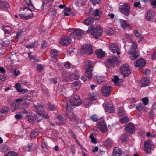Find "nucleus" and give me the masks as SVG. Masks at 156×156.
<instances>
[{
  "label": "nucleus",
  "mask_w": 156,
  "mask_h": 156,
  "mask_svg": "<svg viewBox=\"0 0 156 156\" xmlns=\"http://www.w3.org/2000/svg\"><path fill=\"white\" fill-rule=\"evenodd\" d=\"M64 15L65 16H73L75 15V10H65Z\"/></svg>",
  "instance_id": "7c9ffc66"
},
{
  "label": "nucleus",
  "mask_w": 156,
  "mask_h": 156,
  "mask_svg": "<svg viewBox=\"0 0 156 156\" xmlns=\"http://www.w3.org/2000/svg\"><path fill=\"white\" fill-rule=\"evenodd\" d=\"M22 99L23 100L27 101H30L31 98L30 96L28 95H24L22 97Z\"/></svg>",
  "instance_id": "052dcab7"
},
{
  "label": "nucleus",
  "mask_w": 156,
  "mask_h": 156,
  "mask_svg": "<svg viewBox=\"0 0 156 156\" xmlns=\"http://www.w3.org/2000/svg\"><path fill=\"white\" fill-rule=\"evenodd\" d=\"M103 144L105 147H111L112 145V142L110 139H108L103 141Z\"/></svg>",
  "instance_id": "f704fd0d"
},
{
  "label": "nucleus",
  "mask_w": 156,
  "mask_h": 156,
  "mask_svg": "<svg viewBox=\"0 0 156 156\" xmlns=\"http://www.w3.org/2000/svg\"><path fill=\"white\" fill-rule=\"evenodd\" d=\"M36 117H35V120H37V122H40L41 121L42 119V117L41 114L36 113Z\"/></svg>",
  "instance_id": "3c124183"
},
{
  "label": "nucleus",
  "mask_w": 156,
  "mask_h": 156,
  "mask_svg": "<svg viewBox=\"0 0 156 156\" xmlns=\"http://www.w3.org/2000/svg\"><path fill=\"white\" fill-rule=\"evenodd\" d=\"M71 41V39L69 36L63 37L60 39L59 43V44L62 46H68Z\"/></svg>",
  "instance_id": "0eeeda50"
},
{
  "label": "nucleus",
  "mask_w": 156,
  "mask_h": 156,
  "mask_svg": "<svg viewBox=\"0 0 156 156\" xmlns=\"http://www.w3.org/2000/svg\"><path fill=\"white\" fill-rule=\"evenodd\" d=\"M35 116V115L32 112H30L26 114L25 116V119L29 122H35L36 121L34 119V117Z\"/></svg>",
  "instance_id": "f8f14e48"
},
{
  "label": "nucleus",
  "mask_w": 156,
  "mask_h": 156,
  "mask_svg": "<svg viewBox=\"0 0 156 156\" xmlns=\"http://www.w3.org/2000/svg\"><path fill=\"white\" fill-rule=\"evenodd\" d=\"M85 74L86 77H87L89 80H90L92 77L93 69L85 70Z\"/></svg>",
  "instance_id": "cd10ccee"
},
{
  "label": "nucleus",
  "mask_w": 156,
  "mask_h": 156,
  "mask_svg": "<svg viewBox=\"0 0 156 156\" xmlns=\"http://www.w3.org/2000/svg\"><path fill=\"white\" fill-rule=\"evenodd\" d=\"M85 62L84 69L85 70L93 69L94 66L92 61L88 60L85 61Z\"/></svg>",
  "instance_id": "f3484780"
},
{
  "label": "nucleus",
  "mask_w": 156,
  "mask_h": 156,
  "mask_svg": "<svg viewBox=\"0 0 156 156\" xmlns=\"http://www.w3.org/2000/svg\"><path fill=\"white\" fill-rule=\"evenodd\" d=\"M39 135V133L37 130H33L30 133V136L31 138H35Z\"/></svg>",
  "instance_id": "e433bc0d"
},
{
  "label": "nucleus",
  "mask_w": 156,
  "mask_h": 156,
  "mask_svg": "<svg viewBox=\"0 0 156 156\" xmlns=\"http://www.w3.org/2000/svg\"><path fill=\"white\" fill-rule=\"evenodd\" d=\"M71 105L73 106H78L82 103V100L79 96L75 95L71 97L69 100Z\"/></svg>",
  "instance_id": "f03ea898"
},
{
  "label": "nucleus",
  "mask_w": 156,
  "mask_h": 156,
  "mask_svg": "<svg viewBox=\"0 0 156 156\" xmlns=\"http://www.w3.org/2000/svg\"><path fill=\"white\" fill-rule=\"evenodd\" d=\"M152 10H148L147 12V15L146 17V19L148 21H151L153 18V16L152 13Z\"/></svg>",
  "instance_id": "58836bf2"
},
{
  "label": "nucleus",
  "mask_w": 156,
  "mask_h": 156,
  "mask_svg": "<svg viewBox=\"0 0 156 156\" xmlns=\"http://www.w3.org/2000/svg\"><path fill=\"white\" fill-rule=\"evenodd\" d=\"M42 117L45 119H49V117L48 113L45 112H44L41 114Z\"/></svg>",
  "instance_id": "e2e57ef3"
},
{
  "label": "nucleus",
  "mask_w": 156,
  "mask_h": 156,
  "mask_svg": "<svg viewBox=\"0 0 156 156\" xmlns=\"http://www.w3.org/2000/svg\"><path fill=\"white\" fill-rule=\"evenodd\" d=\"M34 108L37 112V113L41 114L44 112V106L42 105L37 106L35 105H34Z\"/></svg>",
  "instance_id": "6ab92c4d"
},
{
  "label": "nucleus",
  "mask_w": 156,
  "mask_h": 156,
  "mask_svg": "<svg viewBox=\"0 0 156 156\" xmlns=\"http://www.w3.org/2000/svg\"><path fill=\"white\" fill-rule=\"evenodd\" d=\"M58 55V52L55 49H52L51 51V55L52 58H54L56 59L57 58V56Z\"/></svg>",
  "instance_id": "2f4dec72"
},
{
  "label": "nucleus",
  "mask_w": 156,
  "mask_h": 156,
  "mask_svg": "<svg viewBox=\"0 0 156 156\" xmlns=\"http://www.w3.org/2000/svg\"><path fill=\"white\" fill-rule=\"evenodd\" d=\"M19 16L21 19L25 20H28L34 17L32 13L28 15L26 14H19Z\"/></svg>",
  "instance_id": "aec40b11"
},
{
  "label": "nucleus",
  "mask_w": 156,
  "mask_h": 156,
  "mask_svg": "<svg viewBox=\"0 0 156 156\" xmlns=\"http://www.w3.org/2000/svg\"><path fill=\"white\" fill-rule=\"evenodd\" d=\"M97 127L102 132L105 133L107 130L106 124L104 120H101L97 124Z\"/></svg>",
  "instance_id": "9d476101"
},
{
  "label": "nucleus",
  "mask_w": 156,
  "mask_h": 156,
  "mask_svg": "<svg viewBox=\"0 0 156 156\" xmlns=\"http://www.w3.org/2000/svg\"><path fill=\"white\" fill-rule=\"evenodd\" d=\"M5 34H9L12 31L11 27L9 26H3L2 28Z\"/></svg>",
  "instance_id": "ea45409f"
},
{
  "label": "nucleus",
  "mask_w": 156,
  "mask_h": 156,
  "mask_svg": "<svg viewBox=\"0 0 156 156\" xmlns=\"http://www.w3.org/2000/svg\"><path fill=\"white\" fill-rule=\"evenodd\" d=\"M94 19L92 17H89L87 18L83 21V23L86 25L89 26L92 25L94 23Z\"/></svg>",
  "instance_id": "412c9836"
},
{
  "label": "nucleus",
  "mask_w": 156,
  "mask_h": 156,
  "mask_svg": "<svg viewBox=\"0 0 156 156\" xmlns=\"http://www.w3.org/2000/svg\"><path fill=\"white\" fill-rule=\"evenodd\" d=\"M8 146L5 145H4L0 146V150L1 151L6 152L8 151Z\"/></svg>",
  "instance_id": "49530a36"
},
{
  "label": "nucleus",
  "mask_w": 156,
  "mask_h": 156,
  "mask_svg": "<svg viewBox=\"0 0 156 156\" xmlns=\"http://www.w3.org/2000/svg\"><path fill=\"white\" fill-rule=\"evenodd\" d=\"M122 153V152L120 149L115 147L113 149L112 156H120Z\"/></svg>",
  "instance_id": "a878e982"
},
{
  "label": "nucleus",
  "mask_w": 156,
  "mask_h": 156,
  "mask_svg": "<svg viewBox=\"0 0 156 156\" xmlns=\"http://www.w3.org/2000/svg\"><path fill=\"white\" fill-rule=\"evenodd\" d=\"M89 138L91 139V142L94 144H96L97 143V141L95 138L94 136L93 133L91 134L89 136Z\"/></svg>",
  "instance_id": "5fc2aeb1"
},
{
  "label": "nucleus",
  "mask_w": 156,
  "mask_h": 156,
  "mask_svg": "<svg viewBox=\"0 0 156 156\" xmlns=\"http://www.w3.org/2000/svg\"><path fill=\"white\" fill-rule=\"evenodd\" d=\"M146 63L145 60L143 58H140L136 61L134 63L136 67H138L139 69L142 68Z\"/></svg>",
  "instance_id": "9b49d317"
},
{
  "label": "nucleus",
  "mask_w": 156,
  "mask_h": 156,
  "mask_svg": "<svg viewBox=\"0 0 156 156\" xmlns=\"http://www.w3.org/2000/svg\"><path fill=\"white\" fill-rule=\"evenodd\" d=\"M41 48L42 49H44L46 48L47 44L46 41L44 40H43L41 44Z\"/></svg>",
  "instance_id": "680f3d73"
},
{
  "label": "nucleus",
  "mask_w": 156,
  "mask_h": 156,
  "mask_svg": "<svg viewBox=\"0 0 156 156\" xmlns=\"http://www.w3.org/2000/svg\"><path fill=\"white\" fill-rule=\"evenodd\" d=\"M106 32L108 35L111 36L114 34L115 31L112 28L108 27L106 29Z\"/></svg>",
  "instance_id": "c9c22d12"
},
{
  "label": "nucleus",
  "mask_w": 156,
  "mask_h": 156,
  "mask_svg": "<svg viewBox=\"0 0 156 156\" xmlns=\"http://www.w3.org/2000/svg\"><path fill=\"white\" fill-rule=\"evenodd\" d=\"M89 96V97L88 98L92 101H94L96 99V96L94 94L90 93Z\"/></svg>",
  "instance_id": "09e8293b"
},
{
  "label": "nucleus",
  "mask_w": 156,
  "mask_h": 156,
  "mask_svg": "<svg viewBox=\"0 0 156 156\" xmlns=\"http://www.w3.org/2000/svg\"><path fill=\"white\" fill-rule=\"evenodd\" d=\"M75 73V75L73 74H70L66 76L65 78V81H71L74 80H78L79 78V76L78 75H76V73Z\"/></svg>",
  "instance_id": "ddd939ff"
},
{
  "label": "nucleus",
  "mask_w": 156,
  "mask_h": 156,
  "mask_svg": "<svg viewBox=\"0 0 156 156\" xmlns=\"http://www.w3.org/2000/svg\"><path fill=\"white\" fill-rule=\"evenodd\" d=\"M119 62L120 60L119 58L115 56H112L111 57L108 58L107 61V63L112 68L115 67L114 64H117Z\"/></svg>",
  "instance_id": "39448f33"
},
{
  "label": "nucleus",
  "mask_w": 156,
  "mask_h": 156,
  "mask_svg": "<svg viewBox=\"0 0 156 156\" xmlns=\"http://www.w3.org/2000/svg\"><path fill=\"white\" fill-rule=\"evenodd\" d=\"M90 119L94 122H97L98 120V118L95 114L93 115L90 117Z\"/></svg>",
  "instance_id": "6e6d98bb"
},
{
  "label": "nucleus",
  "mask_w": 156,
  "mask_h": 156,
  "mask_svg": "<svg viewBox=\"0 0 156 156\" xmlns=\"http://www.w3.org/2000/svg\"><path fill=\"white\" fill-rule=\"evenodd\" d=\"M83 102L84 105V106L85 107L87 108L88 107L92 105L93 101H91V100L88 98H87L84 100Z\"/></svg>",
  "instance_id": "c756f323"
},
{
  "label": "nucleus",
  "mask_w": 156,
  "mask_h": 156,
  "mask_svg": "<svg viewBox=\"0 0 156 156\" xmlns=\"http://www.w3.org/2000/svg\"><path fill=\"white\" fill-rule=\"evenodd\" d=\"M83 0H78L75 2V5L76 7H79L83 5Z\"/></svg>",
  "instance_id": "a18cd8bd"
},
{
  "label": "nucleus",
  "mask_w": 156,
  "mask_h": 156,
  "mask_svg": "<svg viewBox=\"0 0 156 156\" xmlns=\"http://www.w3.org/2000/svg\"><path fill=\"white\" fill-rule=\"evenodd\" d=\"M154 105L155 104H153L151 107V109L150 112L149 113V114L150 115V117L152 119H154V110L156 111V108L155 107H154Z\"/></svg>",
  "instance_id": "72a5a7b5"
},
{
  "label": "nucleus",
  "mask_w": 156,
  "mask_h": 156,
  "mask_svg": "<svg viewBox=\"0 0 156 156\" xmlns=\"http://www.w3.org/2000/svg\"><path fill=\"white\" fill-rule=\"evenodd\" d=\"M94 78L95 79H96L97 81L99 83H101L104 81L105 79V76H98L97 75H95L94 76Z\"/></svg>",
  "instance_id": "4c0bfd02"
},
{
  "label": "nucleus",
  "mask_w": 156,
  "mask_h": 156,
  "mask_svg": "<svg viewBox=\"0 0 156 156\" xmlns=\"http://www.w3.org/2000/svg\"><path fill=\"white\" fill-rule=\"evenodd\" d=\"M109 48L111 50L113 53L117 52V50L119 49L117 45L115 44L111 43L109 44Z\"/></svg>",
  "instance_id": "c85d7f7f"
},
{
  "label": "nucleus",
  "mask_w": 156,
  "mask_h": 156,
  "mask_svg": "<svg viewBox=\"0 0 156 156\" xmlns=\"http://www.w3.org/2000/svg\"><path fill=\"white\" fill-rule=\"evenodd\" d=\"M69 132L71 134V136L73 137L74 139H76V136L74 133L72 129H70L69 130Z\"/></svg>",
  "instance_id": "338daca9"
},
{
  "label": "nucleus",
  "mask_w": 156,
  "mask_h": 156,
  "mask_svg": "<svg viewBox=\"0 0 156 156\" xmlns=\"http://www.w3.org/2000/svg\"><path fill=\"white\" fill-rule=\"evenodd\" d=\"M103 32V30L101 27L100 26H97L96 27H89L86 32L88 34L90 33L96 39H98V37L101 35Z\"/></svg>",
  "instance_id": "f257e3e1"
},
{
  "label": "nucleus",
  "mask_w": 156,
  "mask_h": 156,
  "mask_svg": "<svg viewBox=\"0 0 156 156\" xmlns=\"http://www.w3.org/2000/svg\"><path fill=\"white\" fill-rule=\"evenodd\" d=\"M120 70L121 73L123 75L124 77L129 76L131 73V70L127 64H123L120 67Z\"/></svg>",
  "instance_id": "7ed1b4c3"
},
{
  "label": "nucleus",
  "mask_w": 156,
  "mask_h": 156,
  "mask_svg": "<svg viewBox=\"0 0 156 156\" xmlns=\"http://www.w3.org/2000/svg\"><path fill=\"white\" fill-rule=\"evenodd\" d=\"M85 34V32L82 30L77 29H74L73 32L70 33V35L74 38L80 39L82 38Z\"/></svg>",
  "instance_id": "20e7f679"
},
{
  "label": "nucleus",
  "mask_w": 156,
  "mask_h": 156,
  "mask_svg": "<svg viewBox=\"0 0 156 156\" xmlns=\"http://www.w3.org/2000/svg\"><path fill=\"white\" fill-rule=\"evenodd\" d=\"M41 147L42 149L45 151H46L47 150V146L46 144L45 143L43 142L41 144Z\"/></svg>",
  "instance_id": "bf43d9fd"
},
{
  "label": "nucleus",
  "mask_w": 156,
  "mask_h": 156,
  "mask_svg": "<svg viewBox=\"0 0 156 156\" xmlns=\"http://www.w3.org/2000/svg\"><path fill=\"white\" fill-rule=\"evenodd\" d=\"M111 87L110 86L106 85L103 86L101 90V93L103 96L107 97L109 95Z\"/></svg>",
  "instance_id": "1a4fd4ad"
},
{
  "label": "nucleus",
  "mask_w": 156,
  "mask_h": 156,
  "mask_svg": "<svg viewBox=\"0 0 156 156\" xmlns=\"http://www.w3.org/2000/svg\"><path fill=\"white\" fill-rule=\"evenodd\" d=\"M121 12L126 16H128L129 13V10H120Z\"/></svg>",
  "instance_id": "774afa93"
},
{
  "label": "nucleus",
  "mask_w": 156,
  "mask_h": 156,
  "mask_svg": "<svg viewBox=\"0 0 156 156\" xmlns=\"http://www.w3.org/2000/svg\"><path fill=\"white\" fill-rule=\"evenodd\" d=\"M22 115L21 113L19 112L15 115V117L16 119L19 120L22 118Z\"/></svg>",
  "instance_id": "69168bd1"
},
{
  "label": "nucleus",
  "mask_w": 156,
  "mask_h": 156,
  "mask_svg": "<svg viewBox=\"0 0 156 156\" xmlns=\"http://www.w3.org/2000/svg\"><path fill=\"white\" fill-rule=\"evenodd\" d=\"M83 53L86 55H89L93 52L92 47L90 44L88 43L82 48Z\"/></svg>",
  "instance_id": "6e6552de"
},
{
  "label": "nucleus",
  "mask_w": 156,
  "mask_h": 156,
  "mask_svg": "<svg viewBox=\"0 0 156 156\" xmlns=\"http://www.w3.org/2000/svg\"><path fill=\"white\" fill-rule=\"evenodd\" d=\"M121 26L122 27L124 28H129L130 27V25L127 24L126 22L122 23Z\"/></svg>",
  "instance_id": "0e129e2a"
},
{
  "label": "nucleus",
  "mask_w": 156,
  "mask_h": 156,
  "mask_svg": "<svg viewBox=\"0 0 156 156\" xmlns=\"http://www.w3.org/2000/svg\"><path fill=\"white\" fill-rule=\"evenodd\" d=\"M99 10H89L88 12H85V14L86 16H88L94 15L95 16H99Z\"/></svg>",
  "instance_id": "393cba45"
},
{
  "label": "nucleus",
  "mask_w": 156,
  "mask_h": 156,
  "mask_svg": "<svg viewBox=\"0 0 156 156\" xmlns=\"http://www.w3.org/2000/svg\"><path fill=\"white\" fill-rule=\"evenodd\" d=\"M113 78V79H112V80L114 82V84L117 86L119 85V84H118V82L120 80H122L120 79L117 75L114 76Z\"/></svg>",
  "instance_id": "37998d69"
},
{
  "label": "nucleus",
  "mask_w": 156,
  "mask_h": 156,
  "mask_svg": "<svg viewBox=\"0 0 156 156\" xmlns=\"http://www.w3.org/2000/svg\"><path fill=\"white\" fill-rule=\"evenodd\" d=\"M133 44L132 45V48L129 51V54H132L135 53L136 51L137 45L136 43L134 41H132Z\"/></svg>",
  "instance_id": "b1692460"
},
{
  "label": "nucleus",
  "mask_w": 156,
  "mask_h": 156,
  "mask_svg": "<svg viewBox=\"0 0 156 156\" xmlns=\"http://www.w3.org/2000/svg\"><path fill=\"white\" fill-rule=\"evenodd\" d=\"M150 81L149 79L146 77H144L142 78L140 81V86L142 87H144L148 86Z\"/></svg>",
  "instance_id": "dca6fc26"
},
{
  "label": "nucleus",
  "mask_w": 156,
  "mask_h": 156,
  "mask_svg": "<svg viewBox=\"0 0 156 156\" xmlns=\"http://www.w3.org/2000/svg\"><path fill=\"white\" fill-rule=\"evenodd\" d=\"M1 43V45L4 47L7 46L10 44V41L8 40H5L4 41H3Z\"/></svg>",
  "instance_id": "603ef678"
},
{
  "label": "nucleus",
  "mask_w": 156,
  "mask_h": 156,
  "mask_svg": "<svg viewBox=\"0 0 156 156\" xmlns=\"http://www.w3.org/2000/svg\"><path fill=\"white\" fill-rule=\"evenodd\" d=\"M136 128L133 124L129 123L126 125L125 130L126 132L129 134H132L135 132Z\"/></svg>",
  "instance_id": "423d86ee"
},
{
  "label": "nucleus",
  "mask_w": 156,
  "mask_h": 156,
  "mask_svg": "<svg viewBox=\"0 0 156 156\" xmlns=\"http://www.w3.org/2000/svg\"><path fill=\"white\" fill-rule=\"evenodd\" d=\"M9 109V108L5 106L2 107L1 110V112L2 113H7Z\"/></svg>",
  "instance_id": "de8ad7c7"
},
{
  "label": "nucleus",
  "mask_w": 156,
  "mask_h": 156,
  "mask_svg": "<svg viewBox=\"0 0 156 156\" xmlns=\"http://www.w3.org/2000/svg\"><path fill=\"white\" fill-rule=\"evenodd\" d=\"M9 7L8 3L3 0H0V9L5 10Z\"/></svg>",
  "instance_id": "a211bd4d"
},
{
  "label": "nucleus",
  "mask_w": 156,
  "mask_h": 156,
  "mask_svg": "<svg viewBox=\"0 0 156 156\" xmlns=\"http://www.w3.org/2000/svg\"><path fill=\"white\" fill-rule=\"evenodd\" d=\"M105 110L109 113H113L115 111V108L113 105L109 103L105 104Z\"/></svg>",
  "instance_id": "2eb2a0df"
},
{
  "label": "nucleus",
  "mask_w": 156,
  "mask_h": 156,
  "mask_svg": "<svg viewBox=\"0 0 156 156\" xmlns=\"http://www.w3.org/2000/svg\"><path fill=\"white\" fill-rule=\"evenodd\" d=\"M142 101L143 104L146 105L148 103V99L147 97H145L142 99Z\"/></svg>",
  "instance_id": "4d7b16f0"
},
{
  "label": "nucleus",
  "mask_w": 156,
  "mask_h": 156,
  "mask_svg": "<svg viewBox=\"0 0 156 156\" xmlns=\"http://www.w3.org/2000/svg\"><path fill=\"white\" fill-rule=\"evenodd\" d=\"M119 10H129V5L127 3H125L123 4L120 3L119 5Z\"/></svg>",
  "instance_id": "bb28decb"
},
{
  "label": "nucleus",
  "mask_w": 156,
  "mask_h": 156,
  "mask_svg": "<svg viewBox=\"0 0 156 156\" xmlns=\"http://www.w3.org/2000/svg\"><path fill=\"white\" fill-rule=\"evenodd\" d=\"M117 112L119 115H123V108L122 107H119L118 109Z\"/></svg>",
  "instance_id": "13d9d810"
},
{
  "label": "nucleus",
  "mask_w": 156,
  "mask_h": 156,
  "mask_svg": "<svg viewBox=\"0 0 156 156\" xmlns=\"http://www.w3.org/2000/svg\"><path fill=\"white\" fill-rule=\"evenodd\" d=\"M4 156H19L17 153L14 151H10Z\"/></svg>",
  "instance_id": "c03bdc74"
},
{
  "label": "nucleus",
  "mask_w": 156,
  "mask_h": 156,
  "mask_svg": "<svg viewBox=\"0 0 156 156\" xmlns=\"http://www.w3.org/2000/svg\"><path fill=\"white\" fill-rule=\"evenodd\" d=\"M38 44V42L37 41H35L29 44H27L26 47L28 48H31L33 47H37Z\"/></svg>",
  "instance_id": "473e14b6"
},
{
  "label": "nucleus",
  "mask_w": 156,
  "mask_h": 156,
  "mask_svg": "<svg viewBox=\"0 0 156 156\" xmlns=\"http://www.w3.org/2000/svg\"><path fill=\"white\" fill-rule=\"evenodd\" d=\"M144 149L146 153H150L151 150V145L149 140H146L144 143Z\"/></svg>",
  "instance_id": "4468645a"
},
{
  "label": "nucleus",
  "mask_w": 156,
  "mask_h": 156,
  "mask_svg": "<svg viewBox=\"0 0 156 156\" xmlns=\"http://www.w3.org/2000/svg\"><path fill=\"white\" fill-rule=\"evenodd\" d=\"M23 2L24 4H27L28 6V7L24 8V9H27V10L34 9V6L32 4L30 0H24Z\"/></svg>",
  "instance_id": "4be33fe9"
},
{
  "label": "nucleus",
  "mask_w": 156,
  "mask_h": 156,
  "mask_svg": "<svg viewBox=\"0 0 156 156\" xmlns=\"http://www.w3.org/2000/svg\"><path fill=\"white\" fill-rule=\"evenodd\" d=\"M47 108L50 111H54L56 109L55 106L52 105L50 103H48L47 104Z\"/></svg>",
  "instance_id": "a19ab883"
},
{
  "label": "nucleus",
  "mask_w": 156,
  "mask_h": 156,
  "mask_svg": "<svg viewBox=\"0 0 156 156\" xmlns=\"http://www.w3.org/2000/svg\"><path fill=\"white\" fill-rule=\"evenodd\" d=\"M121 140L123 142H126L129 141V138L126 134H124L120 136Z\"/></svg>",
  "instance_id": "79ce46f5"
},
{
  "label": "nucleus",
  "mask_w": 156,
  "mask_h": 156,
  "mask_svg": "<svg viewBox=\"0 0 156 156\" xmlns=\"http://www.w3.org/2000/svg\"><path fill=\"white\" fill-rule=\"evenodd\" d=\"M95 53L98 58H102L105 55V52L103 51L102 49L96 50Z\"/></svg>",
  "instance_id": "5701e85b"
},
{
  "label": "nucleus",
  "mask_w": 156,
  "mask_h": 156,
  "mask_svg": "<svg viewBox=\"0 0 156 156\" xmlns=\"http://www.w3.org/2000/svg\"><path fill=\"white\" fill-rule=\"evenodd\" d=\"M81 84L79 81H76L73 83L72 84V86L73 87H75L77 88H79L80 87Z\"/></svg>",
  "instance_id": "864d4df0"
},
{
  "label": "nucleus",
  "mask_w": 156,
  "mask_h": 156,
  "mask_svg": "<svg viewBox=\"0 0 156 156\" xmlns=\"http://www.w3.org/2000/svg\"><path fill=\"white\" fill-rule=\"evenodd\" d=\"M129 121L128 117L126 116H124V117L121 118L120 119V121L122 123H124L128 122Z\"/></svg>",
  "instance_id": "8fccbe9b"
}]
</instances>
